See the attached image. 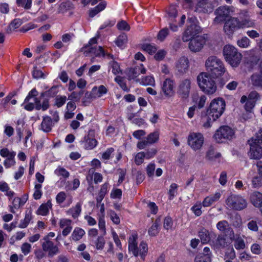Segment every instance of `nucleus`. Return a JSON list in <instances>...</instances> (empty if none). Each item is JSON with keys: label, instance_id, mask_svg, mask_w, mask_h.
I'll list each match as a JSON object with an SVG mask.
<instances>
[{"label": "nucleus", "instance_id": "obj_34", "mask_svg": "<svg viewBox=\"0 0 262 262\" xmlns=\"http://www.w3.org/2000/svg\"><path fill=\"white\" fill-rule=\"evenodd\" d=\"M159 138V133L158 131H155L153 133H150L146 137V141L148 144H152L156 143Z\"/></svg>", "mask_w": 262, "mask_h": 262}, {"label": "nucleus", "instance_id": "obj_33", "mask_svg": "<svg viewBox=\"0 0 262 262\" xmlns=\"http://www.w3.org/2000/svg\"><path fill=\"white\" fill-rule=\"evenodd\" d=\"M85 231L81 228H76L71 235L72 239L74 241H77L80 240L82 236L84 235Z\"/></svg>", "mask_w": 262, "mask_h": 262}, {"label": "nucleus", "instance_id": "obj_45", "mask_svg": "<svg viewBox=\"0 0 262 262\" xmlns=\"http://www.w3.org/2000/svg\"><path fill=\"white\" fill-rule=\"evenodd\" d=\"M66 100L67 97L66 96L58 95L55 98L54 105L57 107H60L64 104Z\"/></svg>", "mask_w": 262, "mask_h": 262}, {"label": "nucleus", "instance_id": "obj_62", "mask_svg": "<svg viewBox=\"0 0 262 262\" xmlns=\"http://www.w3.org/2000/svg\"><path fill=\"white\" fill-rule=\"evenodd\" d=\"M167 14L169 18H171V20L173 18H174L177 17L178 14L177 10L174 6H171L168 9Z\"/></svg>", "mask_w": 262, "mask_h": 262}, {"label": "nucleus", "instance_id": "obj_35", "mask_svg": "<svg viewBox=\"0 0 262 262\" xmlns=\"http://www.w3.org/2000/svg\"><path fill=\"white\" fill-rule=\"evenodd\" d=\"M220 153L215 152L212 147H210L206 152V157L210 161H213L221 157Z\"/></svg>", "mask_w": 262, "mask_h": 262}, {"label": "nucleus", "instance_id": "obj_49", "mask_svg": "<svg viewBox=\"0 0 262 262\" xmlns=\"http://www.w3.org/2000/svg\"><path fill=\"white\" fill-rule=\"evenodd\" d=\"M256 144H262V129L260 128L255 135V138H252L248 140V142H255Z\"/></svg>", "mask_w": 262, "mask_h": 262}, {"label": "nucleus", "instance_id": "obj_54", "mask_svg": "<svg viewBox=\"0 0 262 262\" xmlns=\"http://www.w3.org/2000/svg\"><path fill=\"white\" fill-rule=\"evenodd\" d=\"M115 80L118 84L120 85V86L122 88V89L126 92L129 91V89H128L125 82H124L123 78L120 76H117L115 78Z\"/></svg>", "mask_w": 262, "mask_h": 262}, {"label": "nucleus", "instance_id": "obj_14", "mask_svg": "<svg viewBox=\"0 0 262 262\" xmlns=\"http://www.w3.org/2000/svg\"><path fill=\"white\" fill-rule=\"evenodd\" d=\"M189 40V48L191 51L194 52L200 51L205 43V39L203 37L199 36L192 38Z\"/></svg>", "mask_w": 262, "mask_h": 262}, {"label": "nucleus", "instance_id": "obj_31", "mask_svg": "<svg viewBox=\"0 0 262 262\" xmlns=\"http://www.w3.org/2000/svg\"><path fill=\"white\" fill-rule=\"evenodd\" d=\"M58 90L57 86H53L48 91L42 92L40 94V98H51L54 97L58 93Z\"/></svg>", "mask_w": 262, "mask_h": 262}, {"label": "nucleus", "instance_id": "obj_2", "mask_svg": "<svg viewBox=\"0 0 262 262\" xmlns=\"http://www.w3.org/2000/svg\"><path fill=\"white\" fill-rule=\"evenodd\" d=\"M205 66L210 75L214 77L222 75L226 71L223 62L215 56H209L206 61Z\"/></svg>", "mask_w": 262, "mask_h": 262}, {"label": "nucleus", "instance_id": "obj_8", "mask_svg": "<svg viewBox=\"0 0 262 262\" xmlns=\"http://www.w3.org/2000/svg\"><path fill=\"white\" fill-rule=\"evenodd\" d=\"M40 243L43 251L47 253L48 257H53L59 253V248L47 237L41 239Z\"/></svg>", "mask_w": 262, "mask_h": 262}, {"label": "nucleus", "instance_id": "obj_27", "mask_svg": "<svg viewBox=\"0 0 262 262\" xmlns=\"http://www.w3.org/2000/svg\"><path fill=\"white\" fill-rule=\"evenodd\" d=\"M34 100L35 104V109L36 110H42V111H46L49 107V101L47 97L43 99L42 104L40 103V100L38 98H35Z\"/></svg>", "mask_w": 262, "mask_h": 262}, {"label": "nucleus", "instance_id": "obj_7", "mask_svg": "<svg viewBox=\"0 0 262 262\" xmlns=\"http://www.w3.org/2000/svg\"><path fill=\"white\" fill-rule=\"evenodd\" d=\"M234 131L228 126H222L215 132L213 136L214 140L218 143H223L231 140L234 137Z\"/></svg>", "mask_w": 262, "mask_h": 262}, {"label": "nucleus", "instance_id": "obj_19", "mask_svg": "<svg viewBox=\"0 0 262 262\" xmlns=\"http://www.w3.org/2000/svg\"><path fill=\"white\" fill-rule=\"evenodd\" d=\"M80 51L83 52L86 56L90 53H93L96 56H105L104 51L101 46H99L98 48L91 47L89 50H87V46H84L80 49Z\"/></svg>", "mask_w": 262, "mask_h": 262}, {"label": "nucleus", "instance_id": "obj_52", "mask_svg": "<svg viewBox=\"0 0 262 262\" xmlns=\"http://www.w3.org/2000/svg\"><path fill=\"white\" fill-rule=\"evenodd\" d=\"M205 121L203 123V127L205 128H208L211 126V124L217 119H213V117L210 116L209 113L207 112V116L205 117Z\"/></svg>", "mask_w": 262, "mask_h": 262}, {"label": "nucleus", "instance_id": "obj_40", "mask_svg": "<svg viewBox=\"0 0 262 262\" xmlns=\"http://www.w3.org/2000/svg\"><path fill=\"white\" fill-rule=\"evenodd\" d=\"M127 40V36L125 34L120 35L116 40V44L120 48H123L126 44Z\"/></svg>", "mask_w": 262, "mask_h": 262}, {"label": "nucleus", "instance_id": "obj_42", "mask_svg": "<svg viewBox=\"0 0 262 262\" xmlns=\"http://www.w3.org/2000/svg\"><path fill=\"white\" fill-rule=\"evenodd\" d=\"M228 227L229 223L225 220L220 221L216 224L217 229L223 233H225Z\"/></svg>", "mask_w": 262, "mask_h": 262}, {"label": "nucleus", "instance_id": "obj_46", "mask_svg": "<svg viewBox=\"0 0 262 262\" xmlns=\"http://www.w3.org/2000/svg\"><path fill=\"white\" fill-rule=\"evenodd\" d=\"M169 31L167 28H164L159 32L157 35V39L163 41L169 34Z\"/></svg>", "mask_w": 262, "mask_h": 262}, {"label": "nucleus", "instance_id": "obj_38", "mask_svg": "<svg viewBox=\"0 0 262 262\" xmlns=\"http://www.w3.org/2000/svg\"><path fill=\"white\" fill-rule=\"evenodd\" d=\"M0 155L4 158H15L16 152L12 151H10L7 148H3L0 150Z\"/></svg>", "mask_w": 262, "mask_h": 262}, {"label": "nucleus", "instance_id": "obj_22", "mask_svg": "<svg viewBox=\"0 0 262 262\" xmlns=\"http://www.w3.org/2000/svg\"><path fill=\"white\" fill-rule=\"evenodd\" d=\"M212 242L213 246L216 249L225 248L229 244L227 241L226 235L222 234H219L216 239Z\"/></svg>", "mask_w": 262, "mask_h": 262}, {"label": "nucleus", "instance_id": "obj_25", "mask_svg": "<svg viewBox=\"0 0 262 262\" xmlns=\"http://www.w3.org/2000/svg\"><path fill=\"white\" fill-rule=\"evenodd\" d=\"M198 234L201 242L203 244H207L209 243L212 234L215 236V234L214 233H210L208 230L204 228H201L199 231Z\"/></svg>", "mask_w": 262, "mask_h": 262}, {"label": "nucleus", "instance_id": "obj_1", "mask_svg": "<svg viewBox=\"0 0 262 262\" xmlns=\"http://www.w3.org/2000/svg\"><path fill=\"white\" fill-rule=\"evenodd\" d=\"M197 81L200 89L206 94L212 95L216 92L215 82L209 74L200 73L197 77Z\"/></svg>", "mask_w": 262, "mask_h": 262}, {"label": "nucleus", "instance_id": "obj_37", "mask_svg": "<svg viewBox=\"0 0 262 262\" xmlns=\"http://www.w3.org/2000/svg\"><path fill=\"white\" fill-rule=\"evenodd\" d=\"M159 221L156 220L148 230V234L150 236H156L159 233Z\"/></svg>", "mask_w": 262, "mask_h": 262}, {"label": "nucleus", "instance_id": "obj_63", "mask_svg": "<svg viewBox=\"0 0 262 262\" xmlns=\"http://www.w3.org/2000/svg\"><path fill=\"white\" fill-rule=\"evenodd\" d=\"M261 181L262 180L259 177H254L251 181L253 187L256 188L260 187L261 186Z\"/></svg>", "mask_w": 262, "mask_h": 262}, {"label": "nucleus", "instance_id": "obj_18", "mask_svg": "<svg viewBox=\"0 0 262 262\" xmlns=\"http://www.w3.org/2000/svg\"><path fill=\"white\" fill-rule=\"evenodd\" d=\"M250 200L254 206L262 211V193L258 191H254L250 195Z\"/></svg>", "mask_w": 262, "mask_h": 262}, {"label": "nucleus", "instance_id": "obj_56", "mask_svg": "<svg viewBox=\"0 0 262 262\" xmlns=\"http://www.w3.org/2000/svg\"><path fill=\"white\" fill-rule=\"evenodd\" d=\"M147 251L148 248L147 244L145 242H142L140 244L139 255H140L142 257L144 256L147 252Z\"/></svg>", "mask_w": 262, "mask_h": 262}, {"label": "nucleus", "instance_id": "obj_53", "mask_svg": "<svg viewBox=\"0 0 262 262\" xmlns=\"http://www.w3.org/2000/svg\"><path fill=\"white\" fill-rule=\"evenodd\" d=\"M42 185L40 184H36L35 185V191L33 193V197L35 200L39 199L42 196L41 188Z\"/></svg>", "mask_w": 262, "mask_h": 262}, {"label": "nucleus", "instance_id": "obj_28", "mask_svg": "<svg viewBox=\"0 0 262 262\" xmlns=\"http://www.w3.org/2000/svg\"><path fill=\"white\" fill-rule=\"evenodd\" d=\"M250 79L253 86L262 88V74L260 72L252 74Z\"/></svg>", "mask_w": 262, "mask_h": 262}, {"label": "nucleus", "instance_id": "obj_47", "mask_svg": "<svg viewBox=\"0 0 262 262\" xmlns=\"http://www.w3.org/2000/svg\"><path fill=\"white\" fill-rule=\"evenodd\" d=\"M178 186L176 183H172L170 186V189L168 191L169 199L171 200L177 194Z\"/></svg>", "mask_w": 262, "mask_h": 262}, {"label": "nucleus", "instance_id": "obj_59", "mask_svg": "<svg viewBox=\"0 0 262 262\" xmlns=\"http://www.w3.org/2000/svg\"><path fill=\"white\" fill-rule=\"evenodd\" d=\"M70 4L69 2H63L59 6L58 13H63L66 12L69 8Z\"/></svg>", "mask_w": 262, "mask_h": 262}, {"label": "nucleus", "instance_id": "obj_17", "mask_svg": "<svg viewBox=\"0 0 262 262\" xmlns=\"http://www.w3.org/2000/svg\"><path fill=\"white\" fill-rule=\"evenodd\" d=\"M250 146V156L254 159H259L262 157V147L255 142H248Z\"/></svg>", "mask_w": 262, "mask_h": 262}, {"label": "nucleus", "instance_id": "obj_10", "mask_svg": "<svg viewBox=\"0 0 262 262\" xmlns=\"http://www.w3.org/2000/svg\"><path fill=\"white\" fill-rule=\"evenodd\" d=\"M86 149H92L97 145V141L95 139V130H89L88 134L85 135L81 141Z\"/></svg>", "mask_w": 262, "mask_h": 262}, {"label": "nucleus", "instance_id": "obj_29", "mask_svg": "<svg viewBox=\"0 0 262 262\" xmlns=\"http://www.w3.org/2000/svg\"><path fill=\"white\" fill-rule=\"evenodd\" d=\"M52 207L51 200H48L46 203L41 204L38 209L37 212L38 214L46 215L49 213L50 208Z\"/></svg>", "mask_w": 262, "mask_h": 262}, {"label": "nucleus", "instance_id": "obj_51", "mask_svg": "<svg viewBox=\"0 0 262 262\" xmlns=\"http://www.w3.org/2000/svg\"><path fill=\"white\" fill-rule=\"evenodd\" d=\"M141 83L145 85H154L155 84V79L152 76H148L142 78Z\"/></svg>", "mask_w": 262, "mask_h": 262}, {"label": "nucleus", "instance_id": "obj_16", "mask_svg": "<svg viewBox=\"0 0 262 262\" xmlns=\"http://www.w3.org/2000/svg\"><path fill=\"white\" fill-rule=\"evenodd\" d=\"M189 67L188 59L185 56L180 57L176 62V69L180 74L186 73Z\"/></svg>", "mask_w": 262, "mask_h": 262}, {"label": "nucleus", "instance_id": "obj_30", "mask_svg": "<svg viewBox=\"0 0 262 262\" xmlns=\"http://www.w3.org/2000/svg\"><path fill=\"white\" fill-rule=\"evenodd\" d=\"M106 6V3L105 2H102L100 3L99 5H98L94 8L90 10L89 16L91 17H94L98 13L104 10Z\"/></svg>", "mask_w": 262, "mask_h": 262}, {"label": "nucleus", "instance_id": "obj_32", "mask_svg": "<svg viewBox=\"0 0 262 262\" xmlns=\"http://www.w3.org/2000/svg\"><path fill=\"white\" fill-rule=\"evenodd\" d=\"M239 29L254 27L255 26V23L253 20L249 18H246L242 19L241 21L239 20Z\"/></svg>", "mask_w": 262, "mask_h": 262}, {"label": "nucleus", "instance_id": "obj_64", "mask_svg": "<svg viewBox=\"0 0 262 262\" xmlns=\"http://www.w3.org/2000/svg\"><path fill=\"white\" fill-rule=\"evenodd\" d=\"M105 240L102 236H99L96 242V248L98 250L103 249L105 245Z\"/></svg>", "mask_w": 262, "mask_h": 262}, {"label": "nucleus", "instance_id": "obj_61", "mask_svg": "<svg viewBox=\"0 0 262 262\" xmlns=\"http://www.w3.org/2000/svg\"><path fill=\"white\" fill-rule=\"evenodd\" d=\"M44 76L43 73L42 71L37 69L36 67L33 68V71H32V76L35 79H39L43 78Z\"/></svg>", "mask_w": 262, "mask_h": 262}, {"label": "nucleus", "instance_id": "obj_43", "mask_svg": "<svg viewBox=\"0 0 262 262\" xmlns=\"http://www.w3.org/2000/svg\"><path fill=\"white\" fill-rule=\"evenodd\" d=\"M31 218V215L30 214L26 213L25 218L20 221L18 227L20 228H26L29 225Z\"/></svg>", "mask_w": 262, "mask_h": 262}, {"label": "nucleus", "instance_id": "obj_26", "mask_svg": "<svg viewBox=\"0 0 262 262\" xmlns=\"http://www.w3.org/2000/svg\"><path fill=\"white\" fill-rule=\"evenodd\" d=\"M53 125L52 120L50 117L47 116L43 117L41 124L42 130L46 133L50 132L52 130Z\"/></svg>", "mask_w": 262, "mask_h": 262}, {"label": "nucleus", "instance_id": "obj_50", "mask_svg": "<svg viewBox=\"0 0 262 262\" xmlns=\"http://www.w3.org/2000/svg\"><path fill=\"white\" fill-rule=\"evenodd\" d=\"M236 257L235 252L232 247H229L227 249L225 255V259L230 260L234 259Z\"/></svg>", "mask_w": 262, "mask_h": 262}, {"label": "nucleus", "instance_id": "obj_39", "mask_svg": "<svg viewBox=\"0 0 262 262\" xmlns=\"http://www.w3.org/2000/svg\"><path fill=\"white\" fill-rule=\"evenodd\" d=\"M237 45L242 48H247L250 46V40L246 36L242 37L237 41Z\"/></svg>", "mask_w": 262, "mask_h": 262}, {"label": "nucleus", "instance_id": "obj_55", "mask_svg": "<svg viewBox=\"0 0 262 262\" xmlns=\"http://www.w3.org/2000/svg\"><path fill=\"white\" fill-rule=\"evenodd\" d=\"M173 226V221L169 216L165 217L163 222V227L166 230L171 229Z\"/></svg>", "mask_w": 262, "mask_h": 262}, {"label": "nucleus", "instance_id": "obj_21", "mask_svg": "<svg viewBox=\"0 0 262 262\" xmlns=\"http://www.w3.org/2000/svg\"><path fill=\"white\" fill-rule=\"evenodd\" d=\"M211 5L206 0H200L198 3L194 11L199 13H208L212 11Z\"/></svg>", "mask_w": 262, "mask_h": 262}, {"label": "nucleus", "instance_id": "obj_5", "mask_svg": "<svg viewBox=\"0 0 262 262\" xmlns=\"http://www.w3.org/2000/svg\"><path fill=\"white\" fill-rule=\"evenodd\" d=\"M196 18L194 17L188 18L187 29L182 37L184 42L189 41L190 39L201 32V27L196 24Z\"/></svg>", "mask_w": 262, "mask_h": 262}, {"label": "nucleus", "instance_id": "obj_60", "mask_svg": "<svg viewBox=\"0 0 262 262\" xmlns=\"http://www.w3.org/2000/svg\"><path fill=\"white\" fill-rule=\"evenodd\" d=\"M38 94V91L36 90L35 88H34L31 90V91L29 93L27 96L26 97L24 102L27 103L29 101L31 98H36V96H37Z\"/></svg>", "mask_w": 262, "mask_h": 262}, {"label": "nucleus", "instance_id": "obj_20", "mask_svg": "<svg viewBox=\"0 0 262 262\" xmlns=\"http://www.w3.org/2000/svg\"><path fill=\"white\" fill-rule=\"evenodd\" d=\"M230 239L231 241H234V246L236 249L242 250L245 248V243L243 238L239 235L235 237L233 230L230 231Z\"/></svg>", "mask_w": 262, "mask_h": 262}, {"label": "nucleus", "instance_id": "obj_9", "mask_svg": "<svg viewBox=\"0 0 262 262\" xmlns=\"http://www.w3.org/2000/svg\"><path fill=\"white\" fill-rule=\"evenodd\" d=\"M187 142L192 149L196 150L202 147L204 143V137L200 133H192L188 136Z\"/></svg>", "mask_w": 262, "mask_h": 262}, {"label": "nucleus", "instance_id": "obj_36", "mask_svg": "<svg viewBox=\"0 0 262 262\" xmlns=\"http://www.w3.org/2000/svg\"><path fill=\"white\" fill-rule=\"evenodd\" d=\"M81 211V205L80 203H77L75 207L70 209L68 213L71 215L74 219H76L80 215Z\"/></svg>", "mask_w": 262, "mask_h": 262}, {"label": "nucleus", "instance_id": "obj_11", "mask_svg": "<svg viewBox=\"0 0 262 262\" xmlns=\"http://www.w3.org/2000/svg\"><path fill=\"white\" fill-rule=\"evenodd\" d=\"M191 88V82L188 79L182 80L178 88V94L182 99H186L189 96Z\"/></svg>", "mask_w": 262, "mask_h": 262}, {"label": "nucleus", "instance_id": "obj_4", "mask_svg": "<svg viewBox=\"0 0 262 262\" xmlns=\"http://www.w3.org/2000/svg\"><path fill=\"white\" fill-rule=\"evenodd\" d=\"M226 106V103L224 99L217 98L212 100L210 104L207 112L213 119H219L223 114Z\"/></svg>", "mask_w": 262, "mask_h": 262}, {"label": "nucleus", "instance_id": "obj_6", "mask_svg": "<svg viewBox=\"0 0 262 262\" xmlns=\"http://www.w3.org/2000/svg\"><path fill=\"white\" fill-rule=\"evenodd\" d=\"M226 204L230 208L235 210H242L247 206V202L241 195L232 194L226 200Z\"/></svg>", "mask_w": 262, "mask_h": 262}, {"label": "nucleus", "instance_id": "obj_58", "mask_svg": "<svg viewBox=\"0 0 262 262\" xmlns=\"http://www.w3.org/2000/svg\"><path fill=\"white\" fill-rule=\"evenodd\" d=\"M145 152L141 151L138 152L135 158V162L137 165H140L143 162L144 159L145 158Z\"/></svg>", "mask_w": 262, "mask_h": 262}, {"label": "nucleus", "instance_id": "obj_13", "mask_svg": "<svg viewBox=\"0 0 262 262\" xmlns=\"http://www.w3.org/2000/svg\"><path fill=\"white\" fill-rule=\"evenodd\" d=\"M238 29H239V20L237 18L231 17L225 21L224 30L227 34H233Z\"/></svg>", "mask_w": 262, "mask_h": 262}, {"label": "nucleus", "instance_id": "obj_12", "mask_svg": "<svg viewBox=\"0 0 262 262\" xmlns=\"http://www.w3.org/2000/svg\"><path fill=\"white\" fill-rule=\"evenodd\" d=\"M230 9L228 6H222L219 7L215 11L216 17L214 21L216 23H221L225 21L230 14Z\"/></svg>", "mask_w": 262, "mask_h": 262}, {"label": "nucleus", "instance_id": "obj_24", "mask_svg": "<svg viewBox=\"0 0 262 262\" xmlns=\"http://www.w3.org/2000/svg\"><path fill=\"white\" fill-rule=\"evenodd\" d=\"M146 71V69L142 64H141L140 66L130 69L128 72V76L130 79H135L140 74H145Z\"/></svg>", "mask_w": 262, "mask_h": 262}, {"label": "nucleus", "instance_id": "obj_48", "mask_svg": "<svg viewBox=\"0 0 262 262\" xmlns=\"http://www.w3.org/2000/svg\"><path fill=\"white\" fill-rule=\"evenodd\" d=\"M21 199L19 197H16L15 198L13 201H12V206L11 207V210L10 211L12 212L13 213H15V211L14 210V209H18L20 207L23 206V204H21Z\"/></svg>", "mask_w": 262, "mask_h": 262}, {"label": "nucleus", "instance_id": "obj_15", "mask_svg": "<svg viewBox=\"0 0 262 262\" xmlns=\"http://www.w3.org/2000/svg\"><path fill=\"white\" fill-rule=\"evenodd\" d=\"M174 81L169 78H166L163 81L161 89L165 96L170 97L174 94Z\"/></svg>", "mask_w": 262, "mask_h": 262}, {"label": "nucleus", "instance_id": "obj_3", "mask_svg": "<svg viewBox=\"0 0 262 262\" xmlns=\"http://www.w3.org/2000/svg\"><path fill=\"white\" fill-rule=\"evenodd\" d=\"M223 54L226 61L232 67H237L239 64L242 55L233 46H225L223 49Z\"/></svg>", "mask_w": 262, "mask_h": 262}, {"label": "nucleus", "instance_id": "obj_41", "mask_svg": "<svg viewBox=\"0 0 262 262\" xmlns=\"http://www.w3.org/2000/svg\"><path fill=\"white\" fill-rule=\"evenodd\" d=\"M54 173L58 176H62L63 178L67 179L70 176L69 172L63 167H58L54 171Z\"/></svg>", "mask_w": 262, "mask_h": 262}, {"label": "nucleus", "instance_id": "obj_44", "mask_svg": "<svg viewBox=\"0 0 262 262\" xmlns=\"http://www.w3.org/2000/svg\"><path fill=\"white\" fill-rule=\"evenodd\" d=\"M142 49L149 54H152L156 52L157 49L155 46H153L149 43H145L142 45Z\"/></svg>", "mask_w": 262, "mask_h": 262}, {"label": "nucleus", "instance_id": "obj_57", "mask_svg": "<svg viewBox=\"0 0 262 262\" xmlns=\"http://www.w3.org/2000/svg\"><path fill=\"white\" fill-rule=\"evenodd\" d=\"M117 27L118 29L119 30H124L127 31L130 30V26L125 20H121L119 21L117 24Z\"/></svg>", "mask_w": 262, "mask_h": 262}, {"label": "nucleus", "instance_id": "obj_23", "mask_svg": "<svg viewBox=\"0 0 262 262\" xmlns=\"http://www.w3.org/2000/svg\"><path fill=\"white\" fill-rule=\"evenodd\" d=\"M221 197V193L220 192H217L214 194L206 197L202 202V205L205 207L210 206L214 203L219 200Z\"/></svg>", "mask_w": 262, "mask_h": 262}]
</instances>
